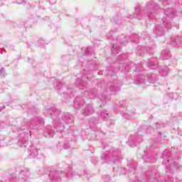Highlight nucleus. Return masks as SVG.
I'll use <instances>...</instances> for the list:
<instances>
[{
    "mask_svg": "<svg viewBox=\"0 0 182 182\" xmlns=\"http://www.w3.org/2000/svg\"><path fill=\"white\" fill-rule=\"evenodd\" d=\"M175 16L176 12L174 10H173V9H168L165 11V16L162 18V21L166 29H170V28H171V21Z\"/></svg>",
    "mask_w": 182,
    "mask_h": 182,
    "instance_id": "f257e3e1",
    "label": "nucleus"
},
{
    "mask_svg": "<svg viewBox=\"0 0 182 182\" xmlns=\"http://www.w3.org/2000/svg\"><path fill=\"white\" fill-rule=\"evenodd\" d=\"M107 89L109 92H112V95H115L119 90V84L117 82H109L107 84Z\"/></svg>",
    "mask_w": 182,
    "mask_h": 182,
    "instance_id": "f03ea898",
    "label": "nucleus"
},
{
    "mask_svg": "<svg viewBox=\"0 0 182 182\" xmlns=\"http://www.w3.org/2000/svg\"><path fill=\"white\" fill-rule=\"evenodd\" d=\"M63 175L65 176V173L57 171H52L49 174V177L53 181H58V178H60Z\"/></svg>",
    "mask_w": 182,
    "mask_h": 182,
    "instance_id": "7ed1b4c3",
    "label": "nucleus"
},
{
    "mask_svg": "<svg viewBox=\"0 0 182 182\" xmlns=\"http://www.w3.org/2000/svg\"><path fill=\"white\" fill-rule=\"evenodd\" d=\"M124 39H126V37L124 35H121L117 38V44H115L113 46L112 49L114 50L116 48L120 47V45H123V43L124 42Z\"/></svg>",
    "mask_w": 182,
    "mask_h": 182,
    "instance_id": "20e7f679",
    "label": "nucleus"
},
{
    "mask_svg": "<svg viewBox=\"0 0 182 182\" xmlns=\"http://www.w3.org/2000/svg\"><path fill=\"white\" fill-rule=\"evenodd\" d=\"M95 112V109H93V107H88L85 109H82L81 113L82 114H84V116H89V114H92Z\"/></svg>",
    "mask_w": 182,
    "mask_h": 182,
    "instance_id": "39448f33",
    "label": "nucleus"
},
{
    "mask_svg": "<svg viewBox=\"0 0 182 182\" xmlns=\"http://www.w3.org/2000/svg\"><path fill=\"white\" fill-rule=\"evenodd\" d=\"M28 151L29 156H31V157H36V155L38 154V149L35 146H30L28 149Z\"/></svg>",
    "mask_w": 182,
    "mask_h": 182,
    "instance_id": "423d86ee",
    "label": "nucleus"
},
{
    "mask_svg": "<svg viewBox=\"0 0 182 182\" xmlns=\"http://www.w3.org/2000/svg\"><path fill=\"white\" fill-rule=\"evenodd\" d=\"M170 56H171V54L170 53V50L168 49H165L162 51L161 58L164 60L170 59Z\"/></svg>",
    "mask_w": 182,
    "mask_h": 182,
    "instance_id": "0eeeda50",
    "label": "nucleus"
},
{
    "mask_svg": "<svg viewBox=\"0 0 182 182\" xmlns=\"http://www.w3.org/2000/svg\"><path fill=\"white\" fill-rule=\"evenodd\" d=\"M155 33L158 36H163V35H164V28H163L162 27H156Z\"/></svg>",
    "mask_w": 182,
    "mask_h": 182,
    "instance_id": "6e6552de",
    "label": "nucleus"
},
{
    "mask_svg": "<svg viewBox=\"0 0 182 182\" xmlns=\"http://www.w3.org/2000/svg\"><path fill=\"white\" fill-rule=\"evenodd\" d=\"M181 42L178 39L172 40L171 45L172 46H177V45H180Z\"/></svg>",
    "mask_w": 182,
    "mask_h": 182,
    "instance_id": "1a4fd4ad",
    "label": "nucleus"
},
{
    "mask_svg": "<svg viewBox=\"0 0 182 182\" xmlns=\"http://www.w3.org/2000/svg\"><path fill=\"white\" fill-rule=\"evenodd\" d=\"M161 75H162V76H167V75H168V72L167 71V68L161 70Z\"/></svg>",
    "mask_w": 182,
    "mask_h": 182,
    "instance_id": "9d476101",
    "label": "nucleus"
},
{
    "mask_svg": "<svg viewBox=\"0 0 182 182\" xmlns=\"http://www.w3.org/2000/svg\"><path fill=\"white\" fill-rule=\"evenodd\" d=\"M109 115V114H107V112H102L100 114L101 117H102V119H106V117H107V116Z\"/></svg>",
    "mask_w": 182,
    "mask_h": 182,
    "instance_id": "9b49d317",
    "label": "nucleus"
},
{
    "mask_svg": "<svg viewBox=\"0 0 182 182\" xmlns=\"http://www.w3.org/2000/svg\"><path fill=\"white\" fill-rule=\"evenodd\" d=\"M140 83H143V79L141 78H137L135 80V85H140Z\"/></svg>",
    "mask_w": 182,
    "mask_h": 182,
    "instance_id": "f8f14e48",
    "label": "nucleus"
},
{
    "mask_svg": "<svg viewBox=\"0 0 182 182\" xmlns=\"http://www.w3.org/2000/svg\"><path fill=\"white\" fill-rule=\"evenodd\" d=\"M0 76H5V70L4 67H0Z\"/></svg>",
    "mask_w": 182,
    "mask_h": 182,
    "instance_id": "ddd939ff",
    "label": "nucleus"
},
{
    "mask_svg": "<svg viewBox=\"0 0 182 182\" xmlns=\"http://www.w3.org/2000/svg\"><path fill=\"white\" fill-rule=\"evenodd\" d=\"M90 50H92L89 48H85V55H90Z\"/></svg>",
    "mask_w": 182,
    "mask_h": 182,
    "instance_id": "4468645a",
    "label": "nucleus"
},
{
    "mask_svg": "<svg viewBox=\"0 0 182 182\" xmlns=\"http://www.w3.org/2000/svg\"><path fill=\"white\" fill-rule=\"evenodd\" d=\"M47 112L50 114V116H52V113H53V109H48Z\"/></svg>",
    "mask_w": 182,
    "mask_h": 182,
    "instance_id": "2eb2a0df",
    "label": "nucleus"
},
{
    "mask_svg": "<svg viewBox=\"0 0 182 182\" xmlns=\"http://www.w3.org/2000/svg\"><path fill=\"white\" fill-rule=\"evenodd\" d=\"M107 157V155L106 154H102V155L101 156V159H102L103 160H106Z\"/></svg>",
    "mask_w": 182,
    "mask_h": 182,
    "instance_id": "dca6fc26",
    "label": "nucleus"
},
{
    "mask_svg": "<svg viewBox=\"0 0 182 182\" xmlns=\"http://www.w3.org/2000/svg\"><path fill=\"white\" fill-rule=\"evenodd\" d=\"M117 160H119V158H117V156H115V157L112 158L113 163H116L117 161Z\"/></svg>",
    "mask_w": 182,
    "mask_h": 182,
    "instance_id": "f3484780",
    "label": "nucleus"
},
{
    "mask_svg": "<svg viewBox=\"0 0 182 182\" xmlns=\"http://www.w3.org/2000/svg\"><path fill=\"white\" fill-rule=\"evenodd\" d=\"M71 174H72V171H70L67 172L66 176H67V177H70Z\"/></svg>",
    "mask_w": 182,
    "mask_h": 182,
    "instance_id": "a211bd4d",
    "label": "nucleus"
},
{
    "mask_svg": "<svg viewBox=\"0 0 182 182\" xmlns=\"http://www.w3.org/2000/svg\"><path fill=\"white\" fill-rule=\"evenodd\" d=\"M50 4H55L56 2V0H49Z\"/></svg>",
    "mask_w": 182,
    "mask_h": 182,
    "instance_id": "6ab92c4d",
    "label": "nucleus"
},
{
    "mask_svg": "<svg viewBox=\"0 0 182 182\" xmlns=\"http://www.w3.org/2000/svg\"><path fill=\"white\" fill-rule=\"evenodd\" d=\"M17 4H22L23 2V0H17Z\"/></svg>",
    "mask_w": 182,
    "mask_h": 182,
    "instance_id": "aec40b11",
    "label": "nucleus"
},
{
    "mask_svg": "<svg viewBox=\"0 0 182 182\" xmlns=\"http://www.w3.org/2000/svg\"><path fill=\"white\" fill-rule=\"evenodd\" d=\"M133 16H134V18H137V19H140V17H139V16H137L136 14H134Z\"/></svg>",
    "mask_w": 182,
    "mask_h": 182,
    "instance_id": "412c9836",
    "label": "nucleus"
},
{
    "mask_svg": "<svg viewBox=\"0 0 182 182\" xmlns=\"http://www.w3.org/2000/svg\"><path fill=\"white\" fill-rule=\"evenodd\" d=\"M77 105V102H74V106H75V107H76V105Z\"/></svg>",
    "mask_w": 182,
    "mask_h": 182,
    "instance_id": "4be33fe9",
    "label": "nucleus"
},
{
    "mask_svg": "<svg viewBox=\"0 0 182 182\" xmlns=\"http://www.w3.org/2000/svg\"><path fill=\"white\" fill-rule=\"evenodd\" d=\"M151 65H153V63H149V66H151Z\"/></svg>",
    "mask_w": 182,
    "mask_h": 182,
    "instance_id": "5701e85b",
    "label": "nucleus"
},
{
    "mask_svg": "<svg viewBox=\"0 0 182 182\" xmlns=\"http://www.w3.org/2000/svg\"><path fill=\"white\" fill-rule=\"evenodd\" d=\"M178 134H180L181 136H182L181 132V131H178Z\"/></svg>",
    "mask_w": 182,
    "mask_h": 182,
    "instance_id": "b1692460",
    "label": "nucleus"
},
{
    "mask_svg": "<svg viewBox=\"0 0 182 182\" xmlns=\"http://www.w3.org/2000/svg\"><path fill=\"white\" fill-rule=\"evenodd\" d=\"M136 182H141V181L137 180V181H136Z\"/></svg>",
    "mask_w": 182,
    "mask_h": 182,
    "instance_id": "393cba45",
    "label": "nucleus"
},
{
    "mask_svg": "<svg viewBox=\"0 0 182 182\" xmlns=\"http://www.w3.org/2000/svg\"><path fill=\"white\" fill-rule=\"evenodd\" d=\"M66 116H69V114H66Z\"/></svg>",
    "mask_w": 182,
    "mask_h": 182,
    "instance_id": "a878e982",
    "label": "nucleus"
}]
</instances>
